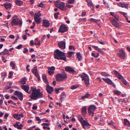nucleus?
<instances>
[{
  "label": "nucleus",
  "instance_id": "1",
  "mask_svg": "<svg viewBox=\"0 0 130 130\" xmlns=\"http://www.w3.org/2000/svg\"><path fill=\"white\" fill-rule=\"evenodd\" d=\"M32 93L30 95V97L31 99L34 100H36L39 98L43 97V92H40V89L37 90L35 87H31V90Z\"/></svg>",
  "mask_w": 130,
  "mask_h": 130
},
{
  "label": "nucleus",
  "instance_id": "2",
  "mask_svg": "<svg viewBox=\"0 0 130 130\" xmlns=\"http://www.w3.org/2000/svg\"><path fill=\"white\" fill-rule=\"evenodd\" d=\"M65 53L57 49L55 51L54 56L55 58L58 59L66 60V58L65 56Z\"/></svg>",
  "mask_w": 130,
  "mask_h": 130
},
{
  "label": "nucleus",
  "instance_id": "3",
  "mask_svg": "<svg viewBox=\"0 0 130 130\" xmlns=\"http://www.w3.org/2000/svg\"><path fill=\"white\" fill-rule=\"evenodd\" d=\"M12 18L13 19L11 22V24L12 26L19 25L20 26H22V21L18 19L17 16L15 15L12 17Z\"/></svg>",
  "mask_w": 130,
  "mask_h": 130
},
{
  "label": "nucleus",
  "instance_id": "4",
  "mask_svg": "<svg viewBox=\"0 0 130 130\" xmlns=\"http://www.w3.org/2000/svg\"><path fill=\"white\" fill-rule=\"evenodd\" d=\"M54 3L56 6L61 10L64 11L67 10V9L65 7V4L64 3L56 1Z\"/></svg>",
  "mask_w": 130,
  "mask_h": 130
},
{
  "label": "nucleus",
  "instance_id": "5",
  "mask_svg": "<svg viewBox=\"0 0 130 130\" xmlns=\"http://www.w3.org/2000/svg\"><path fill=\"white\" fill-rule=\"evenodd\" d=\"M40 13V11H39L35 13L34 20L37 24H39L41 21L42 18L40 17L41 14Z\"/></svg>",
  "mask_w": 130,
  "mask_h": 130
},
{
  "label": "nucleus",
  "instance_id": "6",
  "mask_svg": "<svg viewBox=\"0 0 130 130\" xmlns=\"http://www.w3.org/2000/svg\"><path fill=\"white\" fill-rule=\"evenodd\" d=\"M79 76L82 79V81L85 80V84L87 87H88L89 86V79L88 76L85 73L83 75L80 74Z\"/></svg>",
  "mask_w": 130,
  "mask_h": 130
},
{
  "label": "nucleus",
  "instance_id": "7",
  "mask_svg": "<svg viewBox=\"0 0 130 130\" xmlns=\"http://www.w3.org/2000/svg\"><path fill=\"white\" fill-rule=\"evenodd\" d=\"M113 71L114 72V74L116 77L121 80L122 81V82L124 84L126 85H128V83L124 79L122 76L117 71L115 70H114Z\"/></svg>",
  "mask_w": 130,
  "mask_h": 130
},
{
  "label": "nucleus",
  "instance_id": "8",
  "mask_svg": "<svg viewBox=\"0 0 130 130\" xmlns=\"http://www.w3.org/2000/svg\"><path fill=\"white\" fill-rule=\"evenodd\" d=\"M67 78V75L66 74H57L56 77V79L58 81H62L66 79Z\"/></svg>",
  "mask_w": 130,
  "mask_h": 130
},
{
  "label": "nucleus",
  "instance_id": "9",
  "mask_svg": "<svg viewBox=\"0 0 130 130\" xmlns=\"http://www.w3.org/2000/svg\"><path fill=\"white\" fill-rule=\"evenodd\" d=\"M96 109V106L94 105H91L88 108V113L89 115L93 117L94 114V111Z\"/></svg>",
  "mask_w": 130,
  "mask_h": 130
},
{
  "label": "nucleus",
  "instance_id": "10",
  "mask_svg": "<svg viewBox=\"0 0 130 130\" xmlns=\"http://www.w3.org/2000/svg\"><path fill=\"white\" fill-rule=\"evenodd\" d=\"M14 95L17 96L18 98L21 101L23 100V94L20 91H15L13 93Z\"/></svg>",
  "mask_w": 130,
  "mask_h": 130
},
{
  "label": "nucleus",
  "instance_id": "11",
  "mask_svg": "<svg viewBox=\"0 0 130 130\" xmlns=\"http://www.w3.org/2000/svg\"><path fill=\"white\" fill-rule=\"evenodd\" d=\"M21 88L28 94H30L31 89L29 91V87L28 85H22L21 86Z\"/></svg>",
  "mask_w": 130,
  "mask_h": 130
},
{
  "label": "nucleus",
  "instance_id": "12",
  "mask_svg": "<svg viewBox=\"0 0 130 130\" xmlns=\"http://www.w3.org/2000/svg\"><path fill=\"white\" fill-rule=\"evenodd\" d=\"M58 45L60 48L63 49H64L66 47L65 39H64L63 41L59 42H58Z\"/></svg>",
  "mask_w": 130,
  "mask_h": 130
},
{
  "label": "nucleus",
  "instance_id": "13",
  "mask_svg": "<svg viewBox=\"0 0 130 130\" xmlns=\"http://www.w3.org/2000/svg\"><path fill=\"white\" fill-rule=\"evenodd\" d=\"M118 6L122 8H125L127 9H128V6L129 4L128 3H125L120 2L117 3Z\"/></svg>",
  "mask_w": 130,
  "mask_h": 130
},
{
  "label": "nucleus",
  "instance_id": "14",
  "mask_svg": "<svg viewBox=\"0 0 130 130\" xmlns=\"http://www.w3.org/2000/svg\"><path fill=\"white\" fill-rule=\"evenodd\" d=\"M32 73L35 75V76L37 78L38 80H39L40 79V77L38 72L37 67H34L32 70Z\"/></svg>",
  "mask_w": 130,
  "mask_h": 130
},
{
  "label": "nucleus",
  "instance_id": "15",
  "mask_svg": "<svg viewBox=\"0 0 130 130\" xmlns=\"http://www.w3.org/2000/svg\"><path fill=\"white\" fill-rule=\"evenodd\" d=\"M118 56L121 58L123 59L125 57V54L124 51L122 50H120L119 51V52L117 54Z\"/></svg>",
  "mask_w": 130,
  "mask_h": 130
},
{
  "label": "nucleus",
  "instance_id": "16",
  "mask_svg": "<svg viewBox=\"0 0 130 130\" xmlns=\"http://www.w3.org/2000/svg\"><path fill=\"white\" fill-rule=\"evenodd\" d=\"M67 30V27L64 25H61L59 30V32H63Z\"/></svg>",
  "mask_w": 130,
  "mask_h": 130
},
{
  "label": "nucleus",
  "instance_id": "17",
  "mask_svg": "<svg viewBox=\"0 0 130 130\" xmlns=\"http://www.w3.org/2000/svg\"><path fill=\"white\" fill-rule=\"evenodd\" d=\"M65 70L70 73H74L76 71L73 69L69 67H66Z\"/></svg>",
  "mask_w": 130,
  "mask_h": 130
},
{
  "label": "nucleus",
  "instance_id": "18",
  "mask_svg": "<svg viewBox=\"0 0 130 130\" xmlns=\"http://www.w3.org/2000/svg\"><path fill=\"white\" fill-rule=\"evenodd\" d=\"M46 86V90L48 93L49 94H51V92L54 90V89L53 87L50 86L48 84H47Z\"/></svg>",
  "mask_w": 130,
  "mask_h": 130
},
{
  "label": "nucleus",
  "instance_id": "19",
  "mask_svg": "<svg viewBox=\"0 0 130 130\" xmlns=\"http://www.w3.org/2000/svg\"><path fill=\"white\" fill-rule=\"evenodd\" d=\"M50 25V23L49 21L46 20L44 19L43 21L42 26L44 27H47Z\"/></svg>",
  "mask_w": 130,
  "mask_h": 130
},
{
  "label": "nucleus",
  "instance_id": "20",
  "mask_svg": "<svg viewBox=\"0 0 130 130\" xmlns=\"http://www.w3.org/2000/svg\"><path fill=\"white\" fill-rule=\"evenodd\" d=\"M13 116L14 118L18 120L20 119L21 117L24 116L22 113H21L20 114H14L13 115Z\"/></svg>",
  "mask_w": 130,
  "mask_h": 130
},
{
  "label": "nucleus",
  "instance_id": "21",
  "mask_svg": "<svg viewBox=\"0 0 130 130\" xmlns=\"http://www.w3.org/2000/svg\"><path fill=\"white\" fill-rule=\"evenodd\" d=\"M55 70V67H52L48 69V73L50 75H51L54 73Z\"/></svg>",
  "mask_w": 130,
  "mask_h": 130
},
{
  "label": "nucleus",
  "instance_id": "22",
  "mask_svg": "<svg viewBox=\"0 0 130 130\" xmlns=\"http://www.w3.org/2000/svg\"><path fill=\"white\" fill-rule=\"evenodd\" d=\"M87 108L86 106H83L81 109V111L82 114L83 116H85L86 115L87 111H86Z\"/></svg>",
  "mask_w": 130,
  "mask_h": 130
},
{
  "label": "nucleus",
  "instance_id": "23",
  "mask_svg": "<svg viewBox=\"0 0 130 130\" xmlns=\"http://www.w3.org/2000/svg\"><path fill=\"white\" fill-rule=\"evenodd\" d=\"M4 6L6 9L9 10L11 7V4L10 3H6L4 4Z\"/></svg>",
  "mask_w": 130,
  "mask_h": 130
},
{
  "label": "nucleus",
  "instance_id": "24",
  "mask_svg": "<svg viewBox=\"0 0 130 130\" xmlns=\"http://www.w3.org/2000/svg\"><path fill=\"white\" fill-rule=\"evenodd\" d=\"M42 125L43 126V129H47L48 130H50V128L48 127L49 124L47 123H43L42 124Z\"/></svg>",
  "mask_w": 130,
  "mask_h": 130
},
{
  "label": "nucleus",
  "instance_id": "25",
  "mask_svg": "<svg viewBox=\"0 0 130 130\" xmlns=\"http://www.w3.org/2000/svg\"><path fill=\"white\" fill-rule=\"evenodd\" d=\"M77 56V58L78 59L79 61H80L82 60L83 57L79 52H77L76 54Z\"/></svg>",
  "mask_w": 130,
  "mask_h": 130
},
{
  "label": "nucleus",
  "instance_id": "26",
  "mask_svg": "<svg viewBox=\"0 0 130 130\" xmlns=\"http://www.w3.org/2000/svg\"><path fill=\"white\" fill-rule=\"evenodd\" d=\"M102 79L104 80V81L107 84H108L110 85L111 83L112 82V81L109 78H102Z\"/></svg>",
  "mask_w": 130,
  "mask_h": 130
},
{
  "label": "nucleus",
  "instance_id": "27",
  "mask_svg": "<svg viewBox=\"0 0 130 130\" xmlns=\"http://www.w3.org/2000/svg\"><path fill=\"white\" fill-rule=\"evenodd\" d=\"M82 125L84 128H85L86 127H88L90 125L88 122H81Z\"/></svg>",
  "mask_w": 130,
  "mask_h": 130
},
{
  "label": "nucleus",
  "instance_id": "28",
  "mask_svg": "<svg viewBox=\"0 0 130 130\" xmlns=\"http://www.w3.org/2000/svg\"><path fill=\"white\" fill-rule=\"evenodd\" d=\"M27 80V79L25 77H24L22 78L20 82H21V83L23 85H24L26 84V82Z\"/></svg>",
  "mask_w": 130,
  "mask_h": 130
},
{
  "label": "nucleus",
  "instance_id": "29",
  "mask_svg": "<svg viewBox=\"0 0 130 130\" xmlns=\"http://www.w3.org/2000/svg\"><path fill=\"white\" fill-rule=\"evenodd\" d=\"M110 13V14L113 16L117 20H118L119 16L118 15L116 14L114 12H111Z\"/></svg>",
  "mask_w": 130,
  "mask_h": 130
},
{
  "label": "nucleus",
  "instance_id": "30",
  "mask_svg": "<svg viewBox=\"0 0 130 130\" xmlns=\"http://www.w3.org/2000/svg\"><path fill=\"white\" fill-rule=\"evenodd\" d=\"M74 115H72V116L70 117H69L68 116H66V118L67 119H69V118L70 119H71V121H76L75 119L74 118Z\"/></svg>",
  "mask_w": 130,
  "mask_h": 130
},
{
  "label": "nucleus",
  "instance_id": "31",
  "mask_svg": "<svg viewBox=\"0 0 130 130\" xmlns=\"http://www.w3.org/2000/svg\"><path fill=\"white\" fill-rule=\"evenodd\" d=\"M87 3V5L89 7H90L92 9L94 8V7L93 4L91 1Z\"/></svg>",
  "mask_w": 130,
  "mask_h": 130
},
{
  "label": "nucleus",
  "instance_id": "32",
  "mask_svg": "<svg viewBox=\"0 0 130 130\" xmlns=\"http://www.w3.org/2000/svg\"><path fill=\"white\" fill-rule=\"evenodd\" d=\"M15 2L16 4L19 6H21L23 3L22 1L20 0H16Z\"/></svg>",
  "mask_w": 130,
  "mask_h": 130
},
{
  "label": "nucleus",
  "instance_id": "33",
  "mask_svg": "<svg viewBox=\"0 0 130 130\" xmlns=\"http://www.w3.org/2000/svg\"><path fill=\"white\" fill-rule=\"evenodd\" d=\"M66 98V94L64 92H63L60 95V99L62 100H64Z\"/></svg>",
  "mask_w": 130,
  "mask_h": 130
},
{
  "label": "nucleus",
  "instance_id": "34",
  "mask_svg": "<svg viewBox=\"0 0 130 130\" xmlns=\"http://www.w3.org/2000/svg\"><path fill=\"white\" fill-rule=\"evenodd\" d=\"M38 38H36L35 39V45H40V41L38 40Z\"/></svg>",
  "mask_w": 130,
  "mask_h": 130
},
{
  "label": "nucleus",
  "instance_id": "35",
  "mask_svg": "<svg viewBox=\"0 0 130 130\" xmlns=\"http://www.w3.org/2000/svg\"><path fill=\"white\" fill-rule=\"evenodd\" d=\"M78 119L80 121V122H87V120H84L83 118L82 117L79 116L78 117Z\"/></svg>",
  "mask_w": 130,
  "mask_h": 130
},
{
  "label": "nucleus",
  "instance_id": "36",
  "mask_svg": "<svg viewBox=\"0 0 130 130\" xmlns=\"http://www.w3.org/2000/svg\"><path fill=\"white\" fill-rule=\"evenodd\" d=\"M90 95V94L89 93H87L85 95L82 96L81 98L82 99H84L85 98H88Z\"/></svg>",
  "mask_w": 130,
  "mask_h": 130
},
{
  "label": "nucleus",
  "instance_id": "37",
  "mask_svg": "<svg viewBox=\"0 0 130 130\" xmlns=\"http://www.w3.org/2000/svg\"><path fill=\"white\" fill-rule=\"evenodd\" d=\"M42 78L43 80L45 82V83H48V81L47 80V77L45 74H43L42 75Z\"/></svg>",
  "mask_w": 130,
  "mask_h": 130
},
{
  "label": "nucleus",
  "instance_id": "38",
  "mask_svg": "<svg viewBox=\"0 0 130 130\" xmlns=\"http://www.w3.org/2000/svg\"><path fill=\"white\" fill-rule=\"evenodd\" d=\"M10 66L12 68V69H14L15 68V64L12 61L11 62Z\"/></svg>",
  "mask_w": 130,
  "mask_h": 130
},
{
  "label": "nucleus",
  "instance_id": "39",
  "mask_svg": "<svg viewBox=\"0 0 130 130\" xmlns=\"http://www.w3.org/2000/svg\"><path fill=\"white\" fill-rule=\"evenodd\" d=\"M79 86V85L78 84L73 85L71 86V88L72 89H74L77 88Z\"/></svg>",
  "mask_w": 130,
  "mask_h": 130
},
{
  "label": "nucleus",
  "instance_id": "40",
  "mask_svg": "<svg viewBox=\"0 0 130 130\" xmlns=\"http://www.w3.org/2000/svg\"><path fill=\"white\" fill-rule=\"evenodd\" d=\"M109 19L110 20V22H111V23H112V24L113 25H114V24H115V23H116V22H117L116 21V20L115 19H113L110 18Z\"/></svg>",
  "mask_w": 130,
  "mask_h": 130
},
{
  "label": "nucleus",
  "instance_id": "41",
  "mask_svg": "<svg viewBox=\"0 0 130 130\" xmlns=\"http://www.w3.org/2000/svg\"><path fill=\"white\" fill-rule=\"evenodd\" d=\"M13 126L17 128L18 129H22V127L20 125H19L17 123L16 124L13 125Z\"/></svg>",
  "mask_w": 130,
  "mask_h": 130
},
{
  "label": "nucleus",
  "instance_id": "42",
  "mask_svg": "<svg viewBox=\"0 0 130 130\" xmlns=\"http://www.w3.org/2000/svg\"><path fill=\"white\" fill-rule=\"evenodd\" d=\"M86 18H80L78 20L79 22H84L86 21Z\"/></svg>",
  "mask_w": 130,
  "mask_h": 130
},
{
  "label": "nucleus",
  "instance_id": "43",
  "mask_svg": "<svg viewBox=\"0 0 130 130\" xmlns=\"http://www.w3.org/2000/svg\"><path fill=\"white\" fill-rule=\"evenodd\" d=\"M74 52H68V57L70 58L72 56V54H74Z\"/></svg>",
  "mask_w": 130,
  "mask_h": 130
},
{
  "label": "nucleus",
  "instance_id": "44",
  "mask_svg": "<svg viewBox=\"0 0 130 130\" xmlns=\"http://www.w3.org/2000/svg\"><path fill=\"white\" fill-rule=\"evenodd\" d=\"M114 93L115 94L119 95L121 94V92L118 90H115L114 91Z\"/></svg>",
  "mask_w": 130,
  "mask_h": 130
},
{
  "label": "nucleus",
  "instance_id": "45",
  "mask_svg": "<svg viewBox=\"0 0 130 130\" xmlns=\"http://www.w3.org/2000/svg\"><path fill=\"white\" fill-rule=\"evenodd\" d=\"M101 75L102 76H108L109 75V74L105 72H102Z\"/></svg>",
  "mask_w": 130,
  "mask_h": 130
},
{
  "label": "nucleus",
  "instance_id": "46",
  "mask_svg": "<svg viewBox=\"0 0 130 130\" xmlns=\"http://www.w3.org/2000/svg\"><path fill=\"white\" fill-rule=\"evenodd\" d=\"M3 52H4L5 54H6V55H9L8 51V50L5 49L3 51Z\"/></svg>",
  "mask_w": 130,
  "mask_h": 130
},
{
  "label": "nucleus",
  "instance_id": "47",
  "mask_svg": "<svg viewBox=\"0 0 130 130\" xmlns=\"http://www.w3.org/2000/svg\"><path fill=\"white\" fill-rule=\"evenodd\" d=\"M124 125L125 126L130 127V122H124Z\"/></svg>",
  "mask_w": 130,
  "mask_h": 130
},
{
  "label": "nucleus",
  "instance_id": "48",
  "mask_svg": "<svg viewBox=\"0 0 130 130\" xmlns=\"http://www.w3.org/2000/svg\"><path fill=\"white\" fill-rule=\"evenodd\" d=\"M90 22H92L96 23V21H97V20L93 18L90 19Z\"/></svg>",
  "mask_w": 130,
  "mask_h": 130
},
{
  "label": "nucleus",
  "instance_id": "49",
  "mask_svg": "<svg viewBox=\"0 0 130 130\" xmlns=\"http://www.w3.org/2000/svg\"><path fill=\"white\" fill-rule=\"evenodd\" d=\"M75 0H68V2L70 4H73L75 2Z\"/></svg>",
  "mask_w": 130,
  "mask_h": 130
},
{
  "label": "nucleus",
  "instance_id": "50",
  "mask_svg": "<svg viewBox=\"0 0 130 130\" xmlns=\"http://www.w3.org/2000/svg\"><path fill=\"white\" fill-rule=\"evenodd\" d=\"M113 25L117 28L119 27L120 26L119 23L117 22H116V23H115V24H114Z\"/></svg>",
  "mask_w": 130,
  "mask_h": 130
},
{
  "label": "nucleus",
  "instance_id": "51",
  "mask_svg": "<svg viewBox=\"0 0 130 130\" xmlns=\"http://www.w3.org/2000/svg\"><path fill=\"white\" fill-rule=\"evenodd\" d=\"M93 48L95 50H98V51L100 50V48H99L98 46H92Z\"/></svg>",
  "mask_w": 130,
  "mask_h": 130
},
{
  "label": "nucleus",
  "instance_id": "52",
  "mask_svg": "<svg viewBox=\"0 0 130 130\" xmlns=\"http://www.w3.org/2000/svg\"><path fill=\"white\" fill-rule=\"evenodd\" d=\"M69 48L70 50H72L73 49L74 51L75 49V48L73 46H69Z\"/></svg>",
  "mask_w": 130,
  "mask_h": 130
},
{
  "label": "nucleus",
  "instance_id": "53",
  "mask_svg": "<svg viewBox=\"0 0 130 130\" xmlns=\"http://www.w3.org/2000/svg\"><path fill=\"white\" fill-rule=\"evenodd\" d=\"M59 13L58 12H57L56 13H55L54 14V17L56 19H57L58 17V15H59Z\"/></svg>",
  "mask_w": 130,
  "mask_h": 130
},
{
  "label": "nucleus",
  "instance_id": "54",
  "mask_svg": "<svg viewBox=\"0 0 130 130\" xmlns=\"http://www.w3.org/2000/svg\"><path fill=\"white\" fill-rule=\"evenodd\" d=\"M38 7L43 8L44 7V4L42 3H41L39 4L38 5Z\"/></svg>",
  "mask_w": 130,
  "mask_h": 130
},
{
  "label": "nucleus",
  "instance_id": "55",
  "mask_svg": "<svg viewBox=\"0 0 130 130\" xmlns=\"http://www.w3.org/2000/svg\"><path fill=\"white\" fill-rule=\"evenodd\" d=\"M11 98L15 100H18V98H17L14 96H11Z\"/></svg>",
  "mask_w": 130,
  "mask_h": 130
},
{
  "label": "nucleus",
  "instance_id": "56",
  "mask_svg": "<svg viewBox=\"0 0 130 130\" xmlns=\"http://www.w3.org/2000/svg\"><path fill=\"white\" fill-rule=\"evenodd\" d=\"M8 102L9 103H11V104H13L14 105H16V103H14L11 100H9L8 101Z\"/></svg>",
  "mask_w": 130,
  "mask_h": 130
},
{
  "label": "nucleus",
  "instance_id": "57",
  "mask_svg": "<svg viewBox=\"0 0 130 130\" xmlns=\"http://www.w3.org/2000/svg\"><path fill=\"white\" fill-rule=\"evenodd\" d=\"M22 45L21 44H20L18 45L17 47V48L18 49H20V48H21L22 47Z\"/></svg>",
  "mask_w": 130,
  "mask_h": 130
},
{
  "label": "nucleus",
  "instance_id": "58",
  "mask_svg": "<svg viewBox=\"0 0 130 130\" xmlns=\"http://www.w3.org/2000/svg\"><path fill=\"white\" fill-rule=\"evenodd\" d=\"M28 50L26 48H24V50L23 51V53H26L28 51Z\"/></svg>",
  "mask_w": 130,
  "mask_h": 130
},
{
  "label": "nucleus",
  "instance_id": "59",
  "mask_svg": "<svg viewBox=\"0 0 130 130\" xmlns=\"http://www.w3.org/2000/svg\"><path fill=\"white\" fill-rule=\"evenodd\" d=\"M86 12L84 11L82 13L81 15L82 17H84L86 16Z\"/></svg>",
  "mask_w": 130,
  "mask_h": 130
},
{
  "label": "nucleus",
  "instance_id": "60",
  "mask_svg": "<svg viewBox=\"0 0 130 130\" xmlns=\"http://www.w3.org/2000/svg\"><path fill=\"white\" fill-rule=\"evenodd\" d=\"M22 37L23 39L24 40H26L27 39V36L25 35H23L22 36Z\"/></svg>",
  "mask_w": 130,
  "mask_h": 130
},
{
  "label": "nucleus",
  "instance_id": "61",
  "mask_svg": "<svg viewBox=\"0 0 130 130\" xmlns=\"http://www.w3.org/2000/svg\"><path fill=\"white\" fill-rule=\"evenodd\" d=\"M59 88L55 89V92L57 94L59 92Z\"/></svg>",
  "mask_w": 130,
  "mask_h": 130
},
{
  "label": "nucleus",
  "instance_id": "62",
  "mask_svg": "<svg viewBox=\"0 0 130 130\" xmlns=\"http://www.w3.org/2000/svg\"><path fill=\"white\" fill-rule=\"evenodd\" d=\"M110 85H112V86H113L115 88H116V85L113 83V82L112 81V82L111 83Z\"/></svg>",
  "mask_w": 130,
  "mask_h": 130
},
{
  "label": "nucleus",
  "instance_id": "63",
  "mask_svg": "<svg viewBox=\"0 0 130 130\" xmlns=\"http://www.w3.org/2000/svg\"><path fill=\"white\" fill-rule=\"evenodd\" d=\"M29 67V65L28 64L27 65L26 67V68L27 71H29V69L28 68Z\"/></svg>",
  "mask_w": 130,
  "mask_h": 130
},
{
  "label": "nucleus",
  "instance_id": "64",
  "mask_svg": "<svg viewBox=\"0 0 130 130\" xmlns=\"http://www.w3.org/2000/svg\"><path fill=\"white\" fill-rule=\"evenodd\" d=\"M9 37L10 38H11V39H14V35H10L9 36Z\"/></svg>",
  "mask_w": 130,
  "mask_h": 130
}]
</instances>
